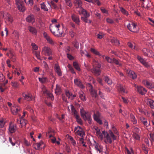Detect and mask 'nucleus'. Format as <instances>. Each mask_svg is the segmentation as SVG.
Here are the masks:
<instances>
[{
	"label": "nucleus",
	"mask_w": 154,
	"mask_h": 154,
	"mask_svg": "<svg viewBox=\"0 0 154 154\" xmlns=\"http://www.w3.org/2000/svg\"><path fill=\"white\" fill-rule=\"evenodd\" d=\"M137 59L142 64H143L145 61L140 56H137Z\"/></svg>",
	"instance_id": "48"
},
{
	"label": "nucleus",
	"mask_w": 154,
	"mask_h": 154,
	"mask_svg": "<svg viewBox=\"0 0 154 154\" xmlns=\"http://www.w3.org/2000/svg\"><path fill=\"white\" fill-rule=\"evenodd\" d=\"M70 140L71 141V143L73 145L75 146L76 144V142L74 140L73 138L71 137H70Z\"/></svg>",
	"instance_id": "55"
},
{
	"label": "nucleus",
	"mask_w": 154,
	"mask_h": 154,
	"mask_svg": "<svg viewBox=\"0 0 154 154\" xmlns=\"http://www.w3.org/2000/svg\"><path fill=\"white\" fill-rule=\"evenodd\" d=\"M60 25L59 24H56L54 26H50V30L52 33L55 36L60 37L61 36L63 33L62 31H60L59 28Z\"/></svg>",
	"instance_id": "2"
},
{
	"label": "nucleus",
	"mask_w": 154,
	"mask_h": 154,
	"mask_svg": "<svg viewBox=\"0 0 154 154\" xmlns=\"http://www.w3.org/2000/svg\"><path fill=\"white\" fill-rule=\"evenodd\" d=\"M16 4L18 9L20 11L23 12L25 10V7L23 5L22 0H16Z\"/></svg>",
	"instance_id": "8"
},
{
	"label": "nucleus",
	"mask_w": 154,
	"mask_h": 154,
	"mask_svg": "<svg viewBox=\"0 0 154 154\" xmlns=\"http://www.w3.org/2000/svg\"><path fill=\"white\" fill-rule=\"evenodd\" d=\"M128 76L133 79H135L137 78L136 73L134 71L130 70L128 72Z\"/></svg>",
	"instance_id": "26"
},
{
	"label": "nucleus",
	"mask_w": 154,
	"mask_h": 154,
	"mask_svg": "<svg viewBox=\"0 0 154 154\" xmlns=\"http://www.w3.org/2000/svg\"><path fill=\"white\" fill-rule=\"evenodd\" d=\"M35 54L36 56V57H37V58L39 60L41 59L40 58V52H37V51H35Z\"/></svg>",
	"instance_id": "60"
},
{
	"label": "nucleus",
	"mask_w": 154,
	"mask_h": 154,
	"mask_svg": "<svg viewBox=\"0 0 154 154\" xmlns=\"http://www.w3.org/2000/svg\"><path fill=\"white\" fill-rule=\"evenodd\" d=\"M66 5L69 6L71 7L72 5L71 2L70 0H65Z\"/></svg>",
	"instance_id": "58"
},
{
	"label": "nucleus",
	"mask_w": 154,
	"mask_h": 154,
	"mask_svg": "<svg viewBox=\"0 0 154 154\" xmlns=\"http://www.w3.org/2000/svg\"><path fill=\"white\" fill-rule=\"evenodd\" d=\"M130 117L131 121L134 124H135L137 123V120L133 114L131 113L130 114Z\"/></svg>",
	"instance_id": "29"
},
{
	"label": "nucleus",
	"mask_w": 154,
	"mask_h": 154,
	"mask_svg": "<svg viewBox=\"0 0 154 154\" xmlns=\"http://www.w3.org/2000/svg\"><path fill=\"white\" fill-rule=\"evenodd\" d=\"M42 52L45 55L49 56L48 59L49 60L53 59V53L50 48L46 46L44 47L42 49Z\"/></svg>",
	"instance_id": "4"
},
{
	"label": "nucleus",
	"mask_w": 154,
	"mask_h": 154,
	"mask_svg": "<svg viewBox=\"0 0 154 154\" xmlns=\"http://www.w3.org/2000/svg\"><path fill=\"white\" fill-rule=\"evenodd\" d=\"M95 144H94V147L97 151H99L100 153L102 152L103 147L100 144L94 141Z\"/></svg>",
	"instance_id": "20"
},
{
	"label": "nucleus",
	"mask_w": 154,
	"mask_h": 154,
	"mask_svg": "<svg viewBox=\"0 0 154 154\" xmlns=\"http://www.w3.org/2000/svg\"><path fill=\"white\" fill-rule=\"evenodd\" d=\"M84 137H80L79 139V141L82 144V146L86 147L87 146L85 145V143L84 142Z\"/></svg>",
	"instance_id": "45"
},
{
	"label": "nucleus",
	"mask_w": 154,
	"mask_h": 154,
	"mask_svg": "<svg viewBox=\"0 0 154 154\" xmlns=\"http://www.w3.org/2000/svg\"><path fill=\"white\" fill-rule=\"evenodd\" d=\"M110 42L113 44L116 45H119L120 44L119 41L115 38L112 39Z\"/></svg>",
	"instance_id": "32"
},
{
	"label": "nucleus",
	"mask_w": 154,
	"mask_h": 154,
	"mask_svg": "<svg viewBox=\"0 0 154 154\" xmlns=\"http://www.w3.org/2000/svg\"><path fill=\"white\" fill-rule=\"evenodd\" d=\"M74 83L75 85L83 89L85 88V86L82 84V82L78 78H76L74 79Z\"/></svg>",
	"instance_id": "16"
},
{
	"label": "nucleus",
	"mask_w": 154,
	"mask_h": 154,
	"mask_svg": "<svg viewBox=\"0 0 154 154\" xmlns=\"http://www.w3.org/2000/svg\"><path fill=\"white\" fill-rule=\"evenodd\" d=\"M12 86L15 88H18L19 86V83L17 82H12Z\"/></svg>",
	"instance_id": "47"
},
{
	"label": "nucleus",
	"mask_w": 154,
	"mask_h": 154,
	"mask_svg": "<svg viewBox=\"0 0 154 154\" xmlns=\"http://www.w3.org/2000/svg\"><path fill=\"white\" fill-rule=\"evenodd\" d=\"M117 87L118 91L121 93L127 94L128 93V91L126 89L125 86L121 84H118Z\"/></svg>",
	"instance_id": "11"
},
{
	"label": "nucleus",
	"mask_w": 154,
	"mask_h": 154,
	"mask_svg": "<svg viewBox=\"0 0 154 154\" xmlns=\"http://www.w3.org/2000/svg\"><path fill=\"white\" fill-rule=\"evenodd\" d=\"M76 119L77 122L79 124L82 125V120L79 116L75 117Z\"/></svg>",
	"instance_id": "44"
},
{
	"label": "nucleus",
	"mask_w": 154,
	"mask_h": 154,
	"mask_svg": "<svg viewBox=\"0 0 154 154\" xmlns=\"http://www.w3.org/2000/svg\"><path fill=\"white\" fill-rule=\"evenodd\" d=\"M67 56L68 58L70 60H73L74 59V57L68 53L67 54Z\"/></svg>",
	"instance_id": "57"
},
{
	"label": "nucleus",
	"mask_w": 154,
	"mask_h": 154,
	"mask_svg": "<svg viewBox=\"0 0 154 154\" xmlns=\"http://www.w3.org/2000/svg\"><path fill=\"white\" fill-rule=\"evenodd\" d=\"M41 8L45 11H47L48 9L44 3H42L41 4Z\"/></svg>",
	"instance_id": "39"
},
{
	"label": "nucleus",
	"mask_w": 154,
	"mask_h": 154,
	"mask_svg": "<svg viewBox=\"0 0 154 154\" xmlns=\"http://www.w3.org/2000/svg\"><path fill=\"white\" fill-rule=\"evenodd\" d=\"M100 10L102 13L105 14H107L108 11L104 8L102 7L100 8Z\"/></svg>",
	"instance_id": "63"
},
{
	"label": "nucleus",
	"mask_w": 154,
	"mask_h": 154,
	"mask_svg": "<svg viewBox=\"0 0 154 154\" xmlns=\"http://www.w3.org/2000/svg\"><path fill=\"white\" fill-rule=\"evenodd\" d=\"M7 13H8L3 11L0 12V17L5 19L6 16V14Z\"/></svg>",
	"instance_id": "43"
},
{
	"label": "nucleus",
	"mask_w": 154,
	"mask_h": 154,
	"mask_svg": "<svg viewBox=\"0 0 154 154\" xmlns=\"http://www.w3.org/2000/svg\"><path fill=\"white\" fill-rule=\"evenodd\" d=\"M72 20L77 25H79L80 20L79 17L75 14H72L71 16Z\"/></svg>",
	"instance_id": "19"
},
{
	"label": "nucleus",
	"mask_w": 154,
	"mask_h": 154,
	"mask_svg": "<svg viewBox=\"0 0 154 154\" xmlns=\"http://www.w3.org/2000/svg\"><path fill=\"white\" fill-rule=\"evenodd\" d=\"M25 2L27 5H30L31 6L33 5V0H24Z\"/></svg>",
	"instance_id": "40"
},
{
	"label": "nucleus",
	"mask_w": 154,
	"mask_h": 154,
	"mask_svg": "<svg viewBox=\"0 0 154 154\" xmlns=\"http://www.w3.org/2000/svg\"><path fill=\"white\" fill-rule=\"evenodd\" d=\"M154 56L153 54H152V51L149 50L148 51V55L147 56L148 57H152Z\"/></svg>",
	"instance_id": "59"
},
{
	"label": "nucleus",
	"mask_w": 154,
	"mask_h": 154,
	"mask_svg": "<svg viewBox=\"0 0 154 154\" xmlns=\"http://www.w3.org/2000/svg\"><path fill=\"white\" fill-rule=\"evenodd\" d=\"M142 51L144 56H147L148 55V51L146 48H143L142 50Z\"/></svg>",
	"instance_id": "50"
},
{
	"label": "nucleus",
	"mask_w": 154,
	"mask_h": 154,
	"mask_svg": "<svg viewBox=\"0 0 154 154\" xmlns=\"http://www.w3.org/2000/svg\"><path fill=\"white\" fill-rule=\"evenodd\" d=\"M74 45L75 48L77 49H78L79 48V44L78 42L75 41L73 43Z\"/></svg>",
	"instance_id": "54"
},
{
	"label": "nucleus",
	"mask_w": 154,
	"mask_h": 154,
	"mask_svg": "<svg viewBox=\"0 0 154 154\" xmlns=\"http://www.w3.org/2000/svg\"><path fill=\"white\" fill-rule=\"evenodd\" d=\"M127 27L128 29L132 32H137V25L134 23L132 22L131 24L129 23L127 25Z\"/></svg>",
	"instance_id": "9"
},
{
	"label": "nucleus",
	"mask_w": 154,
	"mask_h": 154,
	"mask_svg": "<svg viewBox=\"0 0 154 154\" xmlns=\"http://www.w3.org/2000/svg\"><path fill=\"white\" fill-rule=\"evenodd\" d=\"M39 81L43 83H45L47 80V78L46 77H43L42 78H39Z\"/></svg>",
	"instance_id": "51"
},
{
	"label": "nucleus",
	"mask_w": 154,
	"mask_h": 154,
	"mask_svg": "<svg viewBox=\"0 0 154 154\" xmlns=\"http://www.w3.org/2000/svg\"><path fill=\"white\" fill-rule=\"evenodd\" d=\"M140 120L141 122L145 126H147L148 122L146 119L143 117H141L140 118Z\"/></svg>",
	"instance_id": "35"
},
{
	"label": "nucleus",
	"mask_w": 154,
	"mask_h": 154,
	"mask_svg": "<svg viewBox=\"0 0 154 154\" xmlns=\"http://www.w3.org/2000/svg\"><path fill=\"white\" fill-rule=\"evenodd\" d=\"M28 29L29 31L32 34L36 35L37 33L36 29L33 27L31 26H29L28 27Z\"/></svg>",
	"instance_id": "25"
},
{
	"label": "nucleus",
	"mask_w": 154,
	"mask_h": 154,
	"mask_svg": "<svg viewBox=\"0 0 154 154\" xmlns=\"http://www.w3.org/2000/svg\"><path fill=\"white\" fill-rule=\"evenodd\" d=\"M73 66L74 67L75 69L79 71H80V69L79 65L78 63H77L76 62H73Z\"/></svg>",
	"instance_id": "34"
},
{
	"label": "nucleus",
	"mask_w": 154,
	"mask_h": 154,
	"mask_svg": "<svg viewBox=\"0 0 154 154\" xmlns=\"http://www.w3.org/2000/svg\"><path fill=\"white\" fill-rule=\"evenodd\" d=\"M48 4L50 6L52 5L55 9H57L58 8L57 5L53 1H51L50 3L48 2Z\"/></svg>",
	"instance_id": "37"
},
{
	"label": "nucleus",
	"mask_w": 154,
	"mask_h": 154,
	"mask_svg": "<svg viewBox=\"0 0 154 154\" xmlns=\"http://www.w3.org/2000/svg\"><path fill=\"white\" fill-rule=\"evenodd\" d=\"M54 69L57 75L59 76H61L62 75L61 71L60 66L57 64L56 63L55 64Z\"/></svg>",
	"instance_id": "21"
},
{
	"label": "nucleus",
	"mask_w": 154,
	"mask_h": 154,
	"mask_svg": "<svg viewBox=\"0 0 154 154\" xmlns=\"http://www.w3.org/2000/svg\"><path fill=\"white\" fill-rule=\"evenodd\" d=\"M11 109L12 114L14 115H16L20 110L21 108L19 106L16 105L13 106Z\"/></svg>",
	"instance_id": "14"
},
{
	"label": "nucleus",
	"mask_w": 154,
	"mask_h": 154,
	"mask_svg": "<svg viewBox=\"0 0 154 154\" xmlns=\"http://www.w3.org/2000/svg\"><path fill=\"white\" fill-rule=\"evenodd\" d=\"M96 131V134L97 136L101 140L104 138V141L106 143H112V140L109 135L114 140L116 139V137L111 130H109V134L105 131H103L101 133L99 129L97 127L95 128Z\"/></svg>",
	"instance_id": "1"
},
{
	"label": "nucleus",
	"mask_w": 154,
	"mask_h": 154,
	"mask_svg": "<svg viewBox=\"0 0 154 154\" xmlns=\"http://www.w3.org/2000/svg\"><path fill=\"white\" fill-rule=\"evenodd\" d=\"M44 93H47L48 97L51 99V100H54V96L52 94L48 93L47 91H44Z\"/></svg>",
	"instance_id": "41"
},
{
	"label": "nucleus",
	"mask_w": 154,
	"mask_h": 154,
	"mask_svg": "<svg viewBox=\"0 0 154 154\" xmlns=\"http://www.w3.org/2000/svg\"><path fill=\"white\" fill-rule=\"evenodd\" d=\"M93 2H92V3H96L98 6H100L101 3L98 0H92Z\"/></svg>",
	"instance_id": "61"
},
{
	"label": "nucleus",
	"mask_w": 154,
	"mask_h": 154,
	"mask_svg": "<svg viewBox=\"0 0 154 154\" xmlns=\"http://www.w3.org/2000/svg\"><path fill=\"white\" fill-rule=\"evenodd\" d=\"M105 59L108 62L111 63H112L113 62V59H112L108 57H106Z\"/></svg>",
	"instance_id": "49"
},
{
	"label": "nucleus",
	"mask_w": 154,
	"mask_h": 154,
	"mask_svg": "<svg viewBox=\"0 0 154 154\" xmlns=\"http://www.w3.org/2000/svg\"><path fill=\"white\" fill-rule=\"evenodd\" d=\"M43 35L45 38L46 39L48 42L51 45H54V42L52 38L48 35L46 32H44L43 33Z\"/></svg>",
	"instance_id": "13"
},
{
	"label": "nucleus",
	"mask_w": 154,
	"mask_h": 154,
	"mask_svg": "<svg viewBox=\"0 0 154 154\" xmlns=\"http://www.w3.org/2000/svg\"><path fill=\"white\" fill-rule=\"evenodd\" d=\"M74 3L75 5L76 8H80V9L79 11L81 10L82 5V2L80 0H74Z\"/></svg>",
	"instance_id": "23"
},
{
	"label": "nucleus",
	"mask_w": 154,
	"mask_h": 154,
	"mask_svg": "<svg viewBox=\"0 0 154 154\" xmlns=\"http://www.w3.org/2000/svg\"><path fill=\"white\" fill-rule=\"evenodd\" d=\"M32 46L33 48L35 50H37L38 49V47L35 43H32Z\"/></svg>",
	"instance_id": "64"
},
{
	"label": "nucleus",
	"mask_w": 154,
	"mask_h": 154,
	"mask_svg": "<svg viewBox=\"0 0 154 154\" xmlns=\"http://www.w3.org/2000/svg\"><path fill=\"white\" fill-rule=\"evenodd\" d=\"M103 79L108 85H110L112 84V80L108 76H105Z\"/></svg>",
	"instance_id": "30"
},
{
	"label": "nucleus",
	"mask_w": 154,
	"mask_h": 154,
	"mask_svg": "<svg viewBox=\"0 0 154 154\" xmlns=\"http://www.w3.org/2000/svg\"><path fill=\"white\" fill-rule=\"evenodd\" d=\"M74 132L77 135L80 136L81 137H84L85 135V132L82 128L79 126L75 128Z\"/></svg>",
	"instance_id": "7"
},
{
	"label": "nucleus",
	"mask_w": 154,
	"mask_h": 154,
	"mask_svg": "<svg viewBox=\"0 0 154 154\" xmlns=\"http://www.w3.org/2000/svg\"><path fill=\"white\" fill-rule=\"evenodd\" d=\"M69 34L72 38H73L75 35V33L72 30H71L69 32Z\"/></svg>",
	"instance_id": "62"
},
{
	"label": "nucleus",
	"mask_w": 154,
	"mask_h": 154,
	"mask_svg": "<svg viewBox=\"0 0 154 154\" xmlns=\"http://www.w3.org/2000/svg\"><path fill=\"white\" fill-rule=\"evenodd\" d=\"M80 112L82 117L84 121H88L89 124H91L92 119L90 113L87 111H85L83 109H81Z\"/></svg>",
	"instance_id": "3"
},
{
	"label": "nucleus",
	"mask_w": 154,
	"mask_h": 154,
	"mask_svg": "<svg viewBox=\"0 0 154 154\" xmlns=\"http://www.w3.org/2000/svg\"><path fill=\"white\" fill-rule=\"evenodd\" d=\"M79 97L81 100H82L83 101H85L86 100V98L84 95V93L82 91H80L79 93Z\"/></svg>",
	"instance_id": "27"
},
{
	"label": "nucleus",
	"mask_w": 154,
	"mask_h": 154,
	"mask_svg": "<svg viewBox=\"0 0 154 154\" xmlns=\"http://www.w3.org/2000/svg\"><path fill=\"white\" fill-rule=\"evenodd\" d=\"M26 109L29 111L31 113H33L34 112L33 109L29 106H27L26 108Z\"/></svg>",
	"instance_id": "52"
},
{
	"label": "nucleus",
	"mask_w": 154,
	"mask_h": 154,
	"mask_svg": "<svg viewBox=\"0 0 154 154\" xmlns=\"http://www.w3.org/2000/svg\"><path fill=\"white\" fill-rule=\"evenodd\" d=\"M128 45L129 47L131 49H133L135 50H137V48H136L135 46H134L130 42H128Z\"/></svg>",
	"instance_id": "42"
},
{
	"label": "nucleus",
	"mask_w": 154,
	"mask_h": 154,
	"mask_svg": "<svg viewBox=\"0 0 154 154\" xmlns=\"http://www.w3.org/2000/svg\"><path fill=\"white\" fill-rule=\"evenodd\" d=\"M79 14H82L85 17H82L81 20L85 23H90L91 21L88 20L87 18L90 16L89 14L87 11L83 8H81L80 11H79Z\"/></svg>",
	"instance_id": "6"
},
{
	"label": "nucleus",
	"mask_w": 154,
	"mask_h": 154,
	"mask_svg": "<svg viewBox=\"0 0 154 154\" xmlns=\"http://www.w3.org/2000/svg\"><path fill=\"white\" fill-rule=\"evenodd\" d=\"M17 126L15 124L10 123L9 125V131L11 133H14L16 130Z\"/></svg>",
	"instance_id": "18"
},
{
	"label": "nucleus",
	"mask_w": 154,
	"mask_h": 154,
	"mask_svg": "<svg viewBox=\"0 0 154 154\" xmlns=\"http://www.w3.org/2000/svg\"><path fill=\"white\" fill-rule=\"evenodd\" d=\"M93 117L94 120L98 123L100 125L102 124V121L100 119V113L99 112H97L96 113H94V114Z\"/></svg>",
	"instance_id": "12"
},
{
	"label": "nucleus",
	"mask_w": 154,
	"mask_h": 154,
	"mask_svg": "<svg viewBox=\"0 0 154 154\" xmlns=\"http://www.w3.org/2000/svg\"><path fill=\"white\" fill-rule=\"evenodd\" d=\"M154 101L153 100L150 99H148L147 102V104L150 107L151 109L154 108Z\"/></svg>",
	"instance_id": "28"
},
{
	"label": "nucleus",
	"mask_w": 154,
	"mask_h": 154,
	"mask_svg": "<svg viewBox=\"0 0 154 154\" xmlns=\"http://www.w3.org/2000/svg\"><path fill=\"white\" fill-rule=\"evenodd\" d=\"M120 11L122 14L127 16L128 15V12L126 10L122 7H120Z\"/></svg>",
	"instance_id": "36"
},
{
	"label": "nucleus",
	"mask_w": 154,
	"mask_h": 154,
	"mask_svg": "<svg viewBox=\"0 0 154 154\" xmlns=\"http://www.w3.org/2000/svg\"><path fill=\"white\" fill-rule=\"evenodd\" d=\"M135 86L137 88V91L142 95H144L147 92V90L142 86L136 87L135 85Z\"/></svg>",
	"instance_id": "15"
},
{
	"label": "nucleus",
	"mask_w": 154,
	"mask_h": 154,
	"mask_svg": "<svg viewBox=\"0 0 154 154\" xmlns=\"http://www.w3.org/2000/svg\"><path fill=\"white\" fill-rule=\"evenodd\" d=\"M5 19L6 20L5 21H7L10 24L12 23L14 20L13 16L8 13L6 14Z\"/></svg>",
	"instance_id": "17"
},
{
	"label": "nucleus",
	"mask_w": 154,
	"mask_h": 154,
	"mask_svg": "<svg viewBox=\"0 0 154 154\" xmlns=\"http://www.w3.org/2000/svg\"><path fill=\"white\" fill-rule=\"evenodd\" d=\"M26 20L29 23H33L35 21V18L33 15H30L26 18Z\"/></svg>",
	"instance_id": "22"
},
{
	"label": "nucleus",
	"mask_w": 154,
	"mask_h": 154,
	"mask_svg": "<svg viewBox=\"0 0 154 154\" xmlns=\"http://www.w3.org/2000/svg\"><path fill=\"white\" fill-rule=\"evenodd\" d=\"M55 93L57 94H59L61 92V89L59 85H56V88L55 90Z\"/></svg>",
	"instance_id": "33"
},
{
	"label": "nucleus",
	"mask_w": 154,
	"mask_h": 154,
	"mask_svg": "<svg viewBox=\"0 0 154 154\" xmlns=\"http://www.w3.org/2000/svg\"><path fill=\"white\" fill-rule=\"evenodd\" d=\"M20 124L21 125V127L25 126L27 123V121L26 120L23 119H21L19 121Z\"/></svg>",
	"instance_id": "31"
},
{
	"label": "nucleus",
	"mask_w": 154,
	"mask_h": 154,
	"mask_svg": "<svg viewBox=\"0 0 154 154\" xmlns=\"http://www.w3.org/2000/svg\"><path fill=\"white\" fill-rule=\"evenodd\" d=\"M146 86L149 88H152L154 87V85L148 81L146 82Z\"/></svg>",
	"instance_id": "38"
},
{
	"label": "nucleus",
	"mask_w": 154,
	"mask_h": 154,
	"mask_svg": "<svg viewBox=\"0 0 154 154\" xmlns=\"http://www.w3.org/2000/svg\"><path fill=\"white\" fill-rule=\"evenodd\" d=\"M90 87L91 88L90 91L92 96L96 97L97 96V91L93 89V86L91 85H90Z\"/></svg>",
	"instance_id": "24"
},
{
	"label": "nucleus",
	"mask_w": 154,
	"mask_h": 154,
	"mask_svg": "<svg viewBox=\"0 0 154 154\" xmlns=\"http://www.w3.org/2000/svg\"><path fill=\"white\" fill-rule=\"evenodd\" d=\"M91 52L93 53L94 54H95L96 55H100V53L99 52L95 49H94L91 48Z\"/></svg>",
	"instance_id": "46"
},
{
	"label": "nucleus",
	"mask_w": 154,
	"mask_h": 154,
	"mask_svg": "<svg viewBox=\"0 0 154 154\" xmlns=\"http://www.w3.org/2000/svg\"><path fill=\"white\" fill-rule=\"evenodd\" d=\"M94 67L91 69V71L96 75H100V64L98 62L94 60Z\"/></svg>",
	"instance_id": "5"
},
{
	"label": "nucleus",
	"mask_w": 154,
	"mask_h": 154,
	"mask_svg": "<svg viewBox=\"0 0 154 154\" xmlns=\"http://www.w3.org/2000/svg\"><path fill=\"white\" fill-rule=\"evenodd\" d=\"M113 63H115L116 65H118L120 66L122 65L119 62L118 60L115 58H113Z\"/></svg>",
	"instance_id": "56"
},
{
	"label": "nucleus",
	"mask_w": 154,
	"mask_h": 154,
	"mask_svg": "<svg viewBox=\"0 0 154 154\" xmlns=\"http://www.w3.org/2000/svg\"><path fill=\"white\" fill-rule=\"evenodd\" d=\"M133 137L134 139L137 140H139L140 139V137L139 135L136 133H134L133 134Z\"/></svg>",
	"instance_id": "53"
},
{
	"label": "nucleus",
	"mask_w": 154,
	"mask_h": 154,
	"mask_svg": "<svg viewBox=\"0 0 154 154\" xmlns=\"http://www.w3.org/2000/svg\"><path fill=\"white\" fill-rule=\"evenodd\" d=\"M22 97L23 98V100L28 101H32L35 100V98L31 94L28 93L27 94H25L24 93L22 95Z\"/></svg>",
	"instance_id": "10"
}]
</instances>
